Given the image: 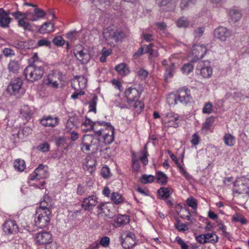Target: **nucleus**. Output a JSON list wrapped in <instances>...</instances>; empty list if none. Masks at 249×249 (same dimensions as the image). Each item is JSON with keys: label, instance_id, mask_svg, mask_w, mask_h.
<instances>
[{"label": "nucleus", "instance_id": "f257e3e1", "mask_svg": "<svg viewBox=\"0 0 249 249\" xmlns=\"http://www.w3.org/2000/svg\"><path fill=\"white\" fill-rule=\"evenodd\" d=\"M52 202L50 196H45L37 208L35 218V224L39 228L46 227L50 221Z\"/></svg>", "mask_w": 249, "mask_h": 249}, {"label": "nucleus", "instance_id": "f03ea898", "mask_svg": "<svg viewBox=\"0 0 249 249\" xmlns=\"http://www.w3.org/2000/svg\"><path fill=\"white\" fill-rule=\"evenodd\" d=\"M103 37L106 42L110 45L115 43L121 42L125 37V33L116 26L111 25L103 30Z\"/></svg>", "mask_w": 249, "mask_h": 249}, {"label": "nucleus", "instance_id": "7ed1b4c3", "mask_svg": "<svg viewBox=\"0 0 249 249\" xmlns=\"http://www.w3.org/2000/svg\"><path fill=\"white\" fill-rule=\"evenodd\" d=\"M192 98L190 90L184 87L179 89L176 94L170 95L168 102L170 105H176L178 103L186 105L191 102Z\"/></svg>", "mask_w": 249, "mask_h": 249}, {"label": "nucleus", "instance_id": "20e7f679", "mask_svg": "<svg viewBox=\"0 0 249 249\" xmlns=\"http://www.w3.org/2000/svg\"><path fill=\"white\" fill-rule=\"evenodd\" d=\"M100 142L98 138L92 135H85L82 139L81 148L83 152L95 153L100 149Z\"/></svg>", "mask_w": 249, "mask_h": 249}, {"label": "nucleus", "instance_id": "39448f33", "mask_svg": "<svg viewBox=\"0 0 249 249\" xmlns=\"http://www.w3.org/2000/svg\"><path fill=\"white\" fill-rule=\"evenodd\" d=\"M44 73V69L41 66H36L34 63H31L24 71L26 79L33 82L40 79Z\"/></svg>", "mask_w": 249, "mask_h": 249}, {"label": "nucleus", "instance_id": "423d86ee", "mask_svg": "<svg viewBox=\"0 0 249 249\" xmlns=\"http://www.w3.org/2000/svg\"><path fill=\"white\" fill-rule=\"evenodd\" d=\"M121 244L124 249H129L137 244L135 234L128 231H123L120 237Z\"/></svg>", "mask_w": 249, "mask_h": 249}, {"label": "nucleus", "instance_id": "0eeeda50", "mask_svg": "<svg viewBox=\"0 0 249 249\" xmlns=\"http://www.w3.org/2000/svg\"><path fill=\"white\" fill-rule=\"evenodd\" d=\"M207 52V49L204 45L195 44L192 49V59L191 62H195L204 57Z\"/></svg>", "mask_w": 249, "mask_h": 249}, {"label": "nucleus", "instance_id": "6e6552de", "mask_svg": "<svg viewBox=\"0 0 249 249\" xmlns=\"http://www.w3.org/2000/svg\"><path fill=\"white\" fill-rule=\"evenodd\" d=\"M245 180V178H236L235 181L233 182V186L235 187L238 188H233L232 189V194L234 196H236L237 195L247 193L248 187L244 183Z\"/></svg>", "mask_w": 249, "mask_h": 249}, {"label": "nucleus", "instance_id": "1a4fd4ad", "mask_svg": "<svg viewBox=\"0 0 249 249\" xmlns=\"http://www.w3.org/2000/svg\"><path fill=\"white\" fill-rule=\"evenodd\" d=\"M98 198L95 195L89 196L83 199L81 207L85 211H91L98 203Z\"/></svg>", "mask_w": 249, "mask_h": 249}, {"label": "nucleus", "instance_id": "9d476101", "mask_svg": "<svg viewBox=\"0 0 249 249\" xmlns=\"http://www.w3.org/2000/svg\"><path fill=\"white\" fill-rule=\"evenodd\" d=\"M231 31L222 26L218 27L214 31L215 37L221 41H225L231 36Z\"/></svg>", "mask_w": 249, "mask_h": 249}, {"label": "nucleus", "instance_id": "9b49d317", "mask_svg": "<svg viewBox=\"0 0 249 249\" xmlns=\"http://www.w3.org/2000/svg\"><path fill=\"white\" fill-rule=\"evenodd\" d=\"M71 87L75 90H82L86 87L87 79L84 76H77L71 80Z\"/></svg>", "mask_w": 249, "mask_h": 249}, {"label": "nucleus", "instance_id": "f8f14e48", "mask_svg": "<svg viewBox=\"0 0 249 249\" xmlns=\"http://www.w3.org/2000/svg\"><path fill=\"white\" fill-rule=\"evenodd\" d=\"M22 84V80L20 78H13L7 87V90L11 94L15 95L18 93Z\"/></svg>", "mask_w": 249, "mask_h": 249}, {"label": "nucleus", "instance_id": "ddd939ff", "mask_svg": "<svg viewBox=\"0 0 249 249\" xmlns=\"http://www.w3.org/2000/svg\"><path fill=\"white\" fill-rule=\"evenodd\" d=\"M35 240L39 245H45L52 240V235L48 231H41L36 234Z\"/></svg>", "mask_w": 249, "mask_h": 249}, {"label": "nucleus", "instance_id": "4468645a", "mask_svg": "<svg viewBox=\"0 0 249 249\" xmlns=\"http://www.w3.org/2000/svg\"><path fill=\"white\" fill-rule=\"evenodd\" d=\"M3 230L7 234H15L18 232V227L15 221L10 220L5 222Z\"/></svg>", "mask_w": 249, "mask_h": 249}, {"label": "nucleus", "instance_id": "2eb2a0df", "mask_svg": "<svg viewBox=\"0 0 249 249\" xmlns=\"http://www.w3.org/2000/svg\"><path fill=\"white\" fill-rule=\"evenodd\" d=\"M125 96L129 102L137 101L139 98L141 92L135 88H128L124 92Z\"/></svg>", "mask_w": 249, "mask_h": 249}, {"label": "nucleus", "instance_id": "dca6fc26", "mask_svg": "<svg viewBox=\"0 0 249 249\" xmlns=\"http://www.w3.org/2000/svg\"><path fill=\"white\" fill-rule=\"evenodd\" d=\"M111 204L110 203L102 202L97 206L98 214H104L105 215L109 218H112L114 216L113 213L110 210Z\"/></svg>", "mask_w": 249, "mask_h": 249}, {"label": "nucleus", "instance_id": "f3484780", "mask_svg": "<svg viewBox=\"0 0 249 249\" xmlns=\"http://www.w3.org/2000/svg\"><path fill=\"white\" fill-rule=\"evenodd\" d=\"M96 160L95 158L87 156L83 163V168L91 174L95 169Z\"/></svg>", "mask_w": 249, "mask_h": 249}, {"label": "nucleus", "instance_id": "a211bd4d", "mask_svg": "<svg viewBox=\"0 0 249 249\" xmlns=\"http://www.w3.org/2000/svg\"><path fill=\"white\" fill-rule=\"evenodd\" d=\"M41 124L45 127H54L59 123L57 117H53L51 116H44L40 120Z\"/></svg>", "mask_w": 249, "mask_h": 249}, {"label": "nucleus", "instance_id": "6ab92c4d", "mask_svg": "<svg viewBox=\"0 0 249 249\" xmlns=\"http://www.w3.org/2000/svg\"><path fill=\"white\" fill-rule=\"evenodd\" d=\"M12 18L9 17V13L3 8H0V27L6 28L9 26Z\"/></svg>", "mask_w": 249, "mask_h": 249}, {"label": "nucleus", "instance_id": "aec40b11", "mask_svg": "<svg viewBox=\"0 0 249 249\" xmlns=\"http://www.w3.org/2000/svg\"><path fill=\"white\" fill-rule=\"evenodd\" d=\"M167 122L170 124L169 126L177 127L178 126V115L174 112H170L165 114Z\"/></svg>", "mask_w": 249, "mask_h": 249}, {"label": "nucleus", "instance_id": "412c9836", "mask_svg": "<svg viewBox=\"0 0 249 249\" xmlns=\"http://www.w3.org/2000/svg\"><path fill=\"white\" fill-rule=\"evenodd\" d=\"M129 220V217L128 215L118 214L116 218L114 219L113 225L115 228H119L128 223Z\"/></svg>", "mask_w": 249, "mask_h": 249}, {"label": "nucleus", "instance_id": "4be33fe9", "mask_svg": "<svg viewBox=\"0 0 249 249\" xmlns=\"http://www.w3.org/2000/svg\"><path fill=\"white\" fill-rule=\"evenodd\" d=\"M48 167L47 166L42 164L39 165L35 170L38 176V179L47 178L48 176Z\"/></svg>", "mask_w": 249, "mask_h": 249}, {"label": "nucleus", "instance_id": "5701e85b", "mask_svg": "<svg viewBox=\"0 0 249 249\" xmlns=\"http://www.w3.org/2000/svg\"><path fill=\"white\" fill-rule=\"evenodd\" d=\"M107 133H105L103 135L104 142L106 144H109L114 141V128L113 127H109Z\"/></svg>", "mask_w": 249, "mask_h": 249}, {"label": "nucleus", "instance_id": "b1692460", "mask_svg": "<svg viewBox=\"0 0 249 249\" xmlns=\"http://www.w3.org/2000/svg\"><path fill=\"white\" fill-rule=\"evenodd\" d=\"M115 71L121 76H125L129 73L130 70L126 63H120L115 67Z\"/></svg>", "mask_w": 249, "mask_h": 249}, {"label": "nucleus", "instance_id": "393cba45", "mask_svg": "<svg viewBox=\"0 0 249 249\" xmlns=\"http://www.w3.org/2000/svg\"><path fill=\"white\" fill-rule=\"evenodd\" d=\"M74 53L77 59L82 62H83L84 58L88 56L87 53H84L83 46L81 45L76 46V49L74 51Z\"/></svg>", "mask_w": 249, "mask_h": 249}, {"label": "nucleus", "instance_id": "a878e982", "mask_svg": "<svg viewBox=\"0 0 249 249\" xmlns=\"http://www.w3.org/2000/svg\"><path fill=\"white\" fill-rule=\"evenodd\" d=\"M54 30L53 24L50 22H47L42 24L38 30V32L41 34H45L50 33Z\"/></svg>", "mask_w": 249, "mask_h": 249}, {"label": "nucleus", "instance_id": "bb28decb", "mask_svg": "<svg viewBox=\"0 0 249 249\" xmlns=\"http://www.w3.org/2000/svg\"><path fill=\"white\" fill-rule=\"evenodd\" d=\"M157 182L161 185H165L167 182V176L161 171L156 172Z\"/></svg>", "mask_w": 249, "mask_h": 249}, {"label": "nucleus", "instance_id": "cd10ccee", "mask_svg": "<svg viewBox=\"0 0 249 249\" xmlns=\"http://www.w3.org/2000/svg\"><path fill=\"white\" fill-rule=\"evenodd\" d=\"M212 73L213 69L210 66H205L200 69V74L203 78H209Z\"/></svg>", "mask_w": 249, "mask_h": 249}, {"label": "nucleus", "instance_id": "c85d7f7f", "mask_svg": "<svg viewBox=\"0 0 249 249\" xmlns=\"http://www.w3.org/2000/svg\"><path fill=\"white\" fill-rule=\"evenodd\" d=\"M158 194L163 199H167L170 196L171 193L168 188L162 187L158 190Z\"/></svg>", "mask_w": 249, "mask_h": 249}, {"label": "nucleus", "instance_id": "c756f323", "mask_svg": "<svg viewBox=\"0 0 249 249\" xmlns=\"http://www.w3.org/2000/svg\"><path fill=\"white\" fill-rule=\"evenodd\" d=\"M105 124V122L104 121H96V122H94V124H93V128H92V130L95 134L98 136H101V130H102V126H103V124ZM104 126H106L105 125H104Z\"/></svg>", "mask_w": 249, "mask_h": 249}, {"label": "nucleus", "instance_id": "7c9ffc66", "mask_svg": "<svg viewBox=\"0 0 249 249\" xmlns=\"http://www.w3.org/2000/svg\"><path fill=\"white\" fill-rule=\"evenodd\" d=\"M20 113L26 120H29L31 115V110L29 106L27 105L23 106L20 110Z\"/></svg>", "mask_w": 249, "mask_h": 249}, {"label": "nucleus", "instance_id": "2f4dec72", "mask_svg": "<svg viewBox=\"0 0 249 249\" xmlns=\"http://www.w3.org/2000/svg\"><path fill=\"white\" fill-rule=\"evenodd\" d=\"M93 124L94 122L89 118H86L82 125L83 130L86 131H91L92 130Z\"/></svg>", "mask_w": 249, "mask_h": 249}, {"label": "nucleus", "instance_id": "473e14b6", "mask_svg": "<svg viewBox=\"0 0 249 249\" xmlns=\"http://www.w3.org/2000/svg\"><path fill=\"white\" fill-rule=\"evenodd\" d=\"M14 166L18 171L22 172L25 168V161L23 160L17 159L14 163Z\"/></svg>", "mask_w": 249, "mask_h": 249}, {"label": "nucleus", "instance_id": "72a5a7b5", "mask_svg": "<svg viewBox=\"0 0 249 249\" xmlns=\"http://www.w3.org/2000/svg\"><path fill=\"white\" fill-rule=\"evenodd\" d=\"M230 16L232 22L235 23L241 18V14L237 10L232 9L229 12Z\"/></svg>", "mask_w": 249, "mask_h": 249}, {"label": "nucleus", "instance_id": "f704fd0d", "mask_svg": "<svg viewBox=\"0 0 249 249\" xmlns=\"http://www.w3.org/2000/svg\"><path fill=\"white\" fill-rule=\"evenodd\" d=\"M223 140L225 144L227 146H232L234 144V137L230 133H227L225 135Z\"/></svg>", "mask_w": 249, "mask_h": 249}, {"label": "nucleus", "instance_id": "c9c22d12", "mask_svg": "<svg viewBox=\"0 0 249 249\" xmlns=\"http://www.w3.org/2000/svg\"><path fill=\"white\" fill-rule=\"evenodd\" d=\"M189 21L184 17H182L176 21L177 26L179 28H186L189 25Z\"/></svg>", "mask_w": 249, "mask_h": 249}, {"label": "nucleus", "instance_id": "e433bc0d", "mask_svg": "<svg viewBox=\"0 0 249 249\" xmlns=\"http://www.w3.org/2000/svg\"><path fill=\"white\" fill-rule=\"evenodd\" d=\"M214 121V117L213 116H210L207 118L204 123L203 124L202 129L205 130H208L213 125Z\"/></svg>", "mask_w": 249, "mask_h": 249}, {"label": "nucleus", "instance_id": "4c0bfd02", "mask_svg": "<svg viewBox=\"0 0 249 249\" xmlns=\"http://www.w3.org/2000/svg\"><path fill=\"white\" fill-rule=\"evenodd\" d=\"M111 200L116 205L123 202L122 196L118 193H113L111 196Z\"/></svg>", "mask_w": 249, "mask_h": 249}, {"label": "nucleus", "instance_id": "58836bf2", "mask_svg": "<svg viewBox=\"0 0 249 249\" xmlns=\"http://www.w3.org/2000/svg\"><path fill=\"white\" fill-rule=\"evenodd\" d=\"M206 234L207 243L214 244L218 242V237L214 232L207 233Z\"/></svg>", "mask_w": 249, "mask_h": 249}, {"label": "nucleus", "instance_id": "ea45409f", "mask_svg": "<svg viewBox=\"0 0 249 249\" xmlns=\"http://www.w3.org/2000/svg\"><path fill=\"white\" fill-rule=\"evenodd\" d=\"M98 98L97 96H94L91 100L89 102V111H96V105Z\"/></svg>", "mask_w": 249, "mask_h": 249}, {"label": "nucleus", "instance_id": "a19ab883", "mask_svg": "<svg viewBox=\"0 0 249 249\" xmlns=\"http://www.w3.org/2000/svg\"><path fill=\"white\" fill-rule=\"evenodd\" d=\"M154 179L155 177L152 175L143 174L142 176L140 181L143 184H147L153 182Z\"/></svg>", "mask_w": 249, "mask_h": 249}, {"label": "nucleus", "instance_id": "79ce46f5", "mask_svg": "<svg viewBox=\"0 0 249 249\" xmlns=\"http://www.w3.org/2000/svg\"><path fill=\"white\" fill-rule=\"evenodd\" d=\"M194 66L192 63H186L182 67L181 71L182 73L187 75L192 72Z\"/></svg>", "mask_w": 249, "mask_h": 249}, {"label": "nucleus", "instance_id": "37998d69", "mask_svg": "<svg viewBox=\"0 0 249 249\" xmlns=\"http://www.w3.org/2000/svg\"><path fill=\"white\" fill-rule=\"evenodd\" d=\"M24 19H19L18 21V26L22 27L25 30H32V26L30 24L26 22Z\"/></svg>", "mask_w": 249, "mask_h": 249}, {"label": "nucleus", "instance_id": "c03bdc74", "mask_svg": "<svg viewBox=\"0 0 249 249\" xmlns=\"http://www.w3.org/2000/svg\"><path fill=\"white\" fill-rule=\"evenodd\" d=\"M52 42L54 45L60 47L65 44V41L61 36H57L53 38Z\"/></svg>", "mask_w": 249, "mask_h": 249}, {"label": "nucleus", "instance_id": "a18cd8bd", "mask_svg": "<svg viewBox=\"0 0 249 249\" xmlns=\"http://www.w3.org/2000/svg\"><path fill=\"white\" fill-rule=\"evenodd\" d=\"M142 156H141L140 158V160L143 164L144 165H146L148 162V152L147 151V147L145 146L144 147V150L142 151Z\"/></svg>", "mask_w": 249, "mask_h": 249}, {"label": "nucleus", "instance_id": "49530a36", "mask_svg": "<svg viewBox=\"0 0 249 249\" xmlns=\"http://www.w3.org/2000/svg\"><path fill=\"white\" fill-rule=\"evenodd\" d=\"M33 12L35 14L36 18H37V20L44 18L46 15L45 12L42 9L37 8H36Z\"/></svg>", "mask_w": 249, "mask_h": 249}, {"label": "nucleus", "instance_id": "de8ad7c7", "mask_svg": "<svg viewBox=\"0 0 249 249\" xmlns=\"http://www.w3.org/2000/svg\"><path fill=\"white\" fill-rule=\"evenodd\" d=\"M187 205L193 209H196L197 206L196 200L194 197H189L186 200Z\"/></svg>", "mask_w": 249, "mask_h": 249}, {"label": "nucleus", "instance_id": "09e8293b", "mask_svg": "<svg viewBox=\"0 0 249 249\" xmlns=\"http://www.w3.org/2000/svg\"><path fill=\"white\" fill-rule=\"evenodd\" d=\"M194 0H181L180 4V7L182 10L185 9L186 8L194 4Z\"/></svg>", "mask_w": 249, "mask_h": 249}, {"label": "nucleus", "instance_id": "8fccbe9b", "mask_svg": "<svg viewBox=\"0 0 249 249\" xmlns=\"http://www.w3.org/2000/svg\"><path fill=\"white\" fill-rule=\"evenodd\" d=\"M142 37L146 42H151L155 39V36L152 34L142 32Z\"/></svg>", "mask_w": 249, "mask_h": 249}, {"label": "nucleus", "instance_id": "3c124183", "mask_svg": "<svg viewBox=\"0 0 249 249\" xmlns=\"http://www.w3.org/2000/svg\"><path fill=\"white\" fill-rule=\"evenodd\" d=\"M175 227L179 231H184L188 230V226L186 224L181 222L180 220L177 221V223L175 225Z\"/></svg>", "mask_w": 249, "mask_h": 249}, {"label": "nucleus", "instance_id": "603ef678", "mask_svg": "<svg viewBox=\"0 0 249 249\" xmlns=\"http://www.w3.org/2000/svg\"><path fill=\"white\" fill-rule=\"evenodd\" d=\"M37 45L38 47H50L51 45V42L50 41L47 39H41L37 41Z\"/></svg>", "mask_w": 249, "mask_h": 249}, {"label": "nucleus", "instance_id": "864d4df0", "mask_svg": "<svg viewBox=\"0 0 249 249\" xmlns=\"http://www.w3.org/2000/svg\"><path fill=\"white\" fill-rule=\"evenodd\" d=\"M134 102L133 106L135 108L136 111H137V113L141 112L144 108L143 104L140 101H137V100L134 101Z\"/></svg>", "mask_w": 249, "mask_h": 249}, {"label": "nucleus", "instance_id": "5fc2aeb1", "mask_svg": "<svg viewBox=\"0 0 249 249\" xmlns=\"http://www.w3.org/2000/svg\"><path fill=\"white\" fill-rule=\"evenodd\" d=\"M19 67L18 63H9L8 69L12 73H17L19 70Z\"/></svg>", "mask_w": 249, "mask_h": 249}, {"label": "nucleus", "instance_id": "6e6d98bb", "mask_svg": "<svg viewBox=\"0 0 249 249\" xmlns=\"http://www.w3.org/2000/svg\"><path fill=\"white\" fill-rule=\"evenodd\" d=\"M213 105L211 103L208 102L205 104L202 109V112L205 114H210L212 112Z\"/></svg>", "mask_w": 249, "mask_h": 249}, {"label": "nucleus", "instance_id": "4d7b16f0", "mask_svg": "<svg viewBox=\"0 0 249 249\" xmlns=\"http://www.w3.org/2000/svg\"><path fill=\"white\" fill-rule=\"evenodd\" d=\"M102 176L105 178H108L110 176V170L107 166H104L102 167L101 171Z\"/></svg>", "mask_w": 249, "mask_h": 249}, {"label": "nucleus", "instance_id": "13d9d810", "mask_svg": "<svg viewBox=\"0 0 249 249\" xmlns=\"http://www.w3.org/2000/svg\"><path fill=\"white\" fill-rule=\"evenodd\" d=\"M37 149L39 151H42L43 152H47L50 149V145L48 143L44 142L39 144L37 146Z\"/></svg>", "mask_w": 249, "mask_h": 249}, {"label": "nucleus", "instance_id": "bf43d9fd", "mask_svg": "<svg viewBox=\"0 0 249 249\" xmlns=\"http://www.w3.org/2000/svg\"><path fill=\"white\" fill-rule=\"evenodd\" d=\"M205 31L204 27H199L196 29H195L194 32V35L195 37H200L201 36Z\"/></svg>", "mask_w": 249, "mask_h": 249}, {"label": "nucleus", "instance_id": "052dcab7", "mask_svg": "<svg viewBox=\"0 0 249 249\" xmlns=\"http://www.w3.org/2000/svg\"><path fill=\"white\" fill-rule=\"evenodd\" d=\"M176 241L179 245L181 249H189L188 246L180 237L177 236L176 238Z\"/></svg>", "mask_w": 249, "mask_h": 249}, {"label": "nucleus", "instance_id": "680f3d73", "mask_svg": "<svg viewBox=\"0 0 249 249\" xmlns=\"http://www.w3.org/2000/svg\"><path fill=\"white\" fill-rule=\"evenodd\" d=\"M110 239L107 236L102 237L100 242V244L104 247H107L109 245Z\"/></svg>", "mask_w": 249, "mask_h": 249}, {"label": "nucleus", "instance_id": "e2e57ef3", "mask_svg": "<svg viewBox=\"0 0 249 249\" xmlns=\"http://www.w3.org/2000/svg\"><path fill=\"white\" fill-rule=\"evenodd\" d=\"M16 45V47L19 49L23 50L29 48L28 47V43L27 41H18Z\"/></svg>", "mask_w": 249, "mask_h": 249}, {"label": "nucleus", "instance_id": "0e129e2a", "mask_svg": "<svg viewBox=\"0 0 249 249\" xmlns=\"http://www.w3.org/2000/svg\"><path fill=\"white\" fill-rule=\"evenodd\" d=\"M148 72L144 69H140L137 71V74L141 79H145L148 75Z\"/></svg>", "mask_w": 249, "mask_h": 249}, {"label": "nucleus", "instance_id": "69168bd1", "mask_svg": "<svg viewBox=\"0 0 249 249\" xmlns=\"http://www.w3.org/2000/svg\"><path fill=\"white\" fill-rule=\"evenodd\" d=\"M206 237V234H200L196 237V240L199 243L205 244L207 243Z\"/></svg>", "mask_w": 249, "mask_h": 249}, {"label": "nucleus", "instance_id": "338daca9", "mask_svg": "<svg viewBox=\"0 0 249 249\" xmlns=\"http://www.w3.org/2000/svg\"><path fill=\"white\" fill-rule=\"evenodd\" d=\"M67 132L70 133L71 136L70 139L71 141H75L78 138L79 135L76 132L71 131L70 129H69L67 130Z\"/></svg>", "mask_w": 249, "mask_h": 249}, {"label": "nucleus", "instance_id": "774afa93", "mask_svg": "<svg viewBox=\"0 0 249 249\" xmlns=\"http://www.w3.org/2000/svg\"><path fill=\"white\" fill-rule=\"evenodd\" d=\"M57 248L56 243L53 242L52 240L45 244V249H57Z\"/></svg>", "mask_w": 249, "mask_h": 249}]
</instances>
